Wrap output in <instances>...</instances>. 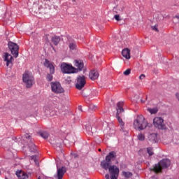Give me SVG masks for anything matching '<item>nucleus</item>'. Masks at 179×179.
<instances>
[{
	"label": "nucleus",
	"mask_w": 179,
	"mask_h": 179,
	"mask_svg": "<svg viewBox=\"0 0 179 179\" xmlns=\"http://www.w3.org/2000/svg\"><path fill=\"white\" fill-rule=\"evenodd\" d=\"M170 164H171V162L170 161V159H163L157 164H156L154 166L150 168V171H154V173L158 174V173H162V170H163V169H167V167H169Z\"/></svg>",
	"instance_id": "obj_1"
},
{
	"label": "nucleus",
	"mask_w": 179,
	"mask_h": 179,
	"mask_svg": "<svg viewBox=\"0 0 179 179\" xmlns=\"http://www.w3.org/2000/svg\"><path fill=\"white\" fill-rule=\"evenodd\" d=\"M117 157V152L111 151L106 156L105 160L101 162V167L103 170H108V166H111V162H114Z\"/></svg>",
	"instance_id": "obj_2"
},
{
	"label": "nucleus",
	"mask_w": 179,
	"mask_h": 179,
	"mask_svg": "<svg viewBox=\"0 0 179 179\" xmlns=\"http://www.w3.org/2000/svg\"><path fill=\"white\" fill-rule=\"evenodd\" d=\"M148 127V121L145 119L143 115H138L134 122V127L137 131H143Z\"/></svg>",
	"instance_id": "obj_3"
},
{
	"label": "nucleus",
	"mask_w": 179,
	"mask_h": 179,
	"mask_svg": "<svg viewBox=\"0 0 179 179\" xmlns=\"http://www.w3.org/2000/svg\"><path fill=\"white\" fill-rule=\"evenodd\" d=\"M117 113H116V118L120 124V126L121 127L120 128V131H122V132H125V129L124 128V127H125V122H124V121H122V119L121 118V117H120V114H121V113H124V102L123 101H119L117 103Z\"/></svg>",
	"instance_id": "obj_4"
},
{
	"label": "nucleus",
	"mask_w": 179,
	"mask_h": 179,
	"mask_svg": "<svg viewBox=\"0 0 179 179\" xmlns=\"http://www.w3.org/2000/svg\"><path fill=\"white\" fill-rule=\"evenodd\" d=\"M108 170L109 174L106 173L105 175L106 179H117L118 176L120 175V169L115 165H109Z\"/></svg>",
	"instance_id": "obj_5"
},
{
	"label": "nucleus",
	"mask_w": 179,
	"mask_h": 179,
	"mask_svg": "<svg viewBox=\"0 0 179 179\" xmlns=\"http://www.w3.org/2000/svg\"><path fill=\"white\" fill-rule=\"evenodd\" d=\"M22 80L25 83L26 87L30 88L34 83V76H33L31 72L25 71L22 75Z\"/></svg>",
	"instance_id": "obj_6"
},
{
	"label": "nucleus",
	"mask_w": 179,
	"mask_h": 179,
	"mask_svg": "<svg viewBox=\"0 0 179 179\" xmlns=\"http://www.w3.org/2000/svg\"><path fill=\"white\" fill-rule=\"evenodd\" d=\"M50 86L52 93H55V94H61V93L65 92L62 85H61V83L58 81L52 82Z\"/></svg>",
	"instance_id": "obj_7"
},
{
	"label": "nucleus",
	"mask_w": 179,
	"mask_h": 179,
	"mask_svg": "<svg viewBox=\"0 0 179 179\" xmlns=\"http://www.w3.org/2000/svg\"><path fill=\"white\" fill-rule=\"evenodd\" d=\"M24 138L27 139L29 151L31 153H36V152H37V146L34 144V140L31 138V136L29 134H24Z\"/></svg>",
	"instance_id": "obj_8"
},
{
	"label": "nucleus",
	"mask_w": 179,
	"mask_h": 179,
	"mask_svg": "<svg viewBox=\"0 0 179 179\" xmlns=\"http://www.w3.org/2000/svg\"><path fill=\"white\" fill-rule=\"evenodd\" d=\"M8 47L14 58H17V57H19V45L17 43L9 41L8 43Z\"/></svg>",
	"instance_id": "obj_9"
},
{
	"label": "nucleus",
	"mask_w": 179,
	"mask_h": 179,
	"mask_svg": "<svg viewBox=\"0 0 179 179\" xmlns=\"http://www.w3.org/2000/svg\"><path fill=\"white\" fill-rule=\"evenodd\" d=\"M61 71L63 73H74L75 67L72 66V65L68 63H62L61 66Z\"/></svg>",
	"instance_id": "obj_10"
},
{
	"label": "nucleus",
	"mask_w": 179,
	"mask_h": 179,
	"mask_svg": "<svg viewBox=\"0 0 179 179\" xmlns=\"http://www.w3.org/2000/svg\"><path fill=\"white\" fill-rule=\"evenodd\" d=\"M154 127L157 129H167L166 124H164V120L162 117H155L153 120Z\"/></svg>",
	"instance_id": "obj_11"
},
{
	"label": "nucleus",
	"mask_w": 179,
	"mask_h": 179,
	"mask_svg": "<svg viewBox=\"0 0 179 179\" xmlns=\"http://www.w3.org/2000/svg\"><path fill=\"white\" fill-rule=\"evenodd\" d=\"M86 85V78L85 76H79L77 78V83H76V87L78 90H82L83 87H85Z\"/></svg>",
	"instance_id": "obj_12"
},
{
	"label": "nucleus",
	"mask_w": 179,
	"mask_h": 179,
	"mask_svg": "<svg viewBox=\"0 0 179 179\" xmlns=\"http://www.w3.org/2000/svg\"><path fill=\"white\" fill-rule=\"evenodd\" d=\"M66 173V168L65 166H62L60 168L57 166V174L54 176L55 179H62L64 178V175Z\"/></svg>",
	"instance_id": "obj_13"
},
{
	"label": "nucleus",
	"mask_w": 179,
	"mask_h": 179,
	"mask_svg": "<svg viewBox=\"0 0 179 179\" xmlns=\"http://www.w3.org/2000/svg\"><path fill=\"white\" fill-rule=\"evenodd\" d=\"M3 59L6 62V66H9L10 68L13 66V62L15 61V59H13V57H12V55H10L9 53H4Z\"/></svg>",
	"instance_id": "obj_14"
},
{
	"label": "nucleus",
	"mask_w": 179,
	"mask_h": 179,
	"mask_svg": "<svg viewBox=\"0 0 179 179\" xmlns=\"http://www.w3.org/2000/svg\"><path fill=\"white\" fill-rule=\"evenodd\" d=\"M73 64L74 66L78 68L79 71H82V69H83V67L85 66L83 61L82 60H74Z\"/></svg>",
	"instance_id": "obj_15"
},
{
	"label": "nucleus",
	"mask_w": 179,
	"mask_h": 179,
	"mask_svg": "<svg viewBox=\"0 0 179 179\" xmlns=\"http://www.w3.org/2000/svg\"><path fill=\"white\" fill-rule=\"evenodd\" d=\"M89 76L92 80H96V79H98L99 78V72H97L96 70H91L90 71Z\"/></svg>",
	"instance_id": "obj_16"
},
{
	"label": "nucleus",
	"mask_w": 179,
	"mask_h": 179,
	"mask_svg": "<svg viewBox=\"0 0 179 179\" xmlns=\"http://www.w3.org/2000/svg\"><path fill=\"white\" fill-rule=\"evenodd\" d=\"M122 55L124 57V58H126V59H130L131 55H130V50L128 48L123 49L122 51Z\"/></svg>",
	"instance_id": "obj_17"
},
{
	"label": "nucleus",
	"mask_w": 179,
	"mask_h": 179,
	"mask_svg": "<svg viewBox=\"0 0 179 179\" xmlns=\"http://www.w3.org/2000/svg\"><path fill=\"white\" fill-rule=\"evenodd\" d=\"M16 176L19 179H26L28 178L27 173L24 171H20L16 172Z\"/></svg>",
	"instance_id": "obj_18"
},
{
	"label": "nucleus",
	"mask_w": 179,
	"mask_h": 179,
	"mask_svg": "<svg viewBox=\"0 0 179 179\" xmlns=\"http://www.w3.org/2000/svg\"><path fill=\"white\" fill-rule=\"evenodd\" d=\"M51 41L54 45H58V44H59V41H61V37L58 36H53L51 38Z\"/></svg>",
	"instance_id": "obj_19"
},
{
	"label": "nucleus",
	"mask_w": 179,
	"mask_h": 179,
	"mask_svg": "<svg viewBox=\"0 0 179 179\" xmlns=\"http://www.w3.org/2000/svg\"><path fill=\"white\" fill-rule=\"evenodd\" d=\"M148 138L150 142H152V143H156L157 142V136L156 134H150Z\"/></svg>",
	"instance_id": "obj_20"
},
{
	"label": "nucleus",
	"mask_w": 179,
	"mask_h": 179,
	"mask_svg": "<svg viewBox=\"0 0 179 179\" xmlns=\"http://www.w3.org/2000/svg\"><path fill=\"white\" fill-rule=\"evenodd\" d=\"M41 138H43V139H48V136H50V134L47 131H42L39 134Z\"/></svg>",
	"instance_id": "obj_21"
},
{
	"label": "nucleus",
	"mask_w": 179,
	"mask_h": 179,
	"mask_svg": "<svg viewBox=\"0 0 179 179\" xmlns=\"http://www.w3.org/2000/svg\"><path fill=\"white\" fill-rule=\"evenodd\" d=\"M69 47L70 50H76V42L75 41L70 42Z\"/></svg>",
	"instance_id": "obj_22"
},
{
	"label": "nucleus",
	"mask_w": 179,
	"mask_h": 179,
	"mask_svg": "<svg viewBox=\"0 0 179 179\" xmlns=\"http://www.w3.org/2000/svg\"><path fill=\"white\" fill-rule=\"evenodd\" d=\"M43 65L45 68H49L51 66V65H52V63L50 62V60H48V59H45V61L43 62Z\"/></svg>",
	"instance_id": "obj_23"
},
{
	"label": "nucleus",
	"mask_w": 179,
	"mask_h": 179,
	"mask_svg": "<svg viewBox=\"0 0 179 179\" xmlns=\"http://www.w3.org/2000/svg\"><path fill=\"white\" fill-rule=\"evenodd\" d=\"M122 176H124L126 178H130V177H132V173L129 171H122Z\"/></svg>",
	"instance_id": "obj_24"
},
{
	"label": "nucleus",
	"mask_w": 179,
	"mask_h": 179,
	"mask_svg": "<svg viewBox=\"0 0 179 179\" xmlns=\"http://www.w3.org/2000/svg\"><path fill=\"white\" fill-rule=\"evenodd\" d=\"M147 153L149 156H153V155H155V152H153V148L152 147L147 148Z\"/></svg>",
	"instance_id": "obj_25"
},
{
	"label": "nucleus",
	"mask_w": 179,
	"mask_h": 179,
	"mask_svg": "<svg viewBox=\"0 0 179 179\" xmlns=\"http://www.w3.org/2000/svg\"><path fill=\"white\" fill-rule=\"evenodd\" d=\"M48 69H50V73L51 75H54V73H55V66H54V64L50 65Z\"/></svg>",
	"instance_id": "obj_26"
},
{
	"label": "nucleus",
	"mask_w": 179,
	"mask_h": 179,
	"mask_svg": "<svg viewBox=\"0 0 179 179\" xmlns=\"http://www.w3.org/2000/svg\"><path fill=\"white\" fill-rule=\"evenodd\" d=\"M137 138H138V141H145V134H143L142 133H139L137 136Z\"/></svg>",
	"instance_id": "obj_27"
},
{
	"label": "nucleus",
	"mask_w": 179,
	"mask_h": 179,
	"mask_svg": "<svg viewBox=\"0 0 179 179\" xmlns=\"http://www.w3.org/2000/svg\"><path fill=\"white\" fill-rule=\"evenodd\" d=\"M53 78L54 77L52 76V74H51V73H48L46 75V79H47L48 82H51Z\"/></svg>",
	"instance_id": "obj_28"
},
{
	"label": "nucleus",
	"mask_w": 179,
	"mask_h": 179,
	"mask_svg": "<svg viewBox=\"0 0 179 179\" xmlns=\"http://www.w3.org/2000/svg\"><path fill=\"white\" fill-rule=\"evenodd\" d=\"M148 111L150 113V114H156V113H157V110L155 108H149Z\"/></svg>",
	"instance_id": "obj_29"
},
{
	"label": "nucleus",
	"mask_w": 179,
	"mask_h": 179,
	"mask_svg": "<svg viewBox=\"0 0 179 179\" xmlns=\"http://www.w3.org/2000/svg\"><path fill=\"white\" fill-rule=\"evenodd\" d=\"M123 73L125 76H128L131 73V69H127Z\"/></svg>",
	"instance_id": "obj_30"
},
{
	"label": "nucleus",
	"mask_w": 179,
	"mask_h": 179,
	"mask_svg": "<svg viewBox=\"0 0 179 179\" xmlns=\"http://www.w3.org/2000/svg\"><path fill=\"white\" fill-rule=\"evenodd\" d=\"M114 17L115 20H117V22H120V20H121V18L120 17V15H115Z\"/></svg>",
	"instance_id": "obj_31"
},
{
	"label": "nucleus",
	"mask_w": 179,
	"mask_h": 179,
	"mask_svg": "<svg viewBox=\"0 0 179 179\" xmlns=\"http://www.w3.org/2000/svg\"><path fill=\"white\" fill-rule=\"evenodd\" d=\"M91 94L92 96H97V94H99V92H97V90H94L92 92Z\"/></svg>",
	"instance_id": "obj_32"
},
{
	"label": "nucleus",
	"mask_w": 179,
	"mask_h": 179,
	"mask_svg": "<svg viewBox=\"0 0 179 179\" xmlns=\"http://www.w3.org/2000/svg\"><path fill=\"white\" fill-rule=\"evenodd\" d=\"M139 79H141V80L145 79V74H141V75L139 76Z\"/></svg>",
	"instance_id": "obj_33"
},
{
	"label": "nucleus",
	"mask_w": 179,
	"mask_h": 179,
	"mask_svg": "<svg viewBox=\"0 0 179 179\" xmlns=\"http://www.w3.org/2000/svg\"><path fill=\"white\" fill-rule=\"evenodd\" d=\"M78 109L80 111H83V110H82V106H79L78 107Z\"/></svg>",
	"instance_id": "obj_34"
},
{
	"label": "nucleus",
	"mask_w": 179,
	"mask_h": 179,
	"mask_svg": "<svg viewBox=\"0 0 179 179\" xmlns=\"http://www.w3.org/2000/svg\"><path fill=\"white\" fill-rule=\"evenodd\" d=\"M153 30H156V31H159V30L157 29V28H156V26L153 27Z\"/></svg>",
	"instance_id": "obj_35"
},
{
	"label": "nucleus",
	"mask_w": 179,
	"mask_h": 179,
	"mask_svg": "<svg viewBox=\"0 0 179 179\" xmlns=\"http://www.w3.org/2000/svg\"><path fill=\"white\" fill-rule=\"evenodd\" d=\"M151 179H157V177H156V176H152V177H151Z\"/></svg>",
	"instance_id": "obj_36"
},
{
	"label": "nucleus",
	"mask_w": 179,
	"mask_h": 179,
	"mask_svg": "<svg viewBox=\"0 0 179 179\" xmlns=\"http://www.w3.org/2000/svg\"><path fill=\"white\" fill-rule=\"evenodd\" d=\"M176 17L177 19H179V15H176Z\"/></svg>",
	"instance_id": "obj_37"
},
{
	"label": "nucleus",
	"mask_w": 179,
	"mask_h": 179,
	"mask_svg": "<svg viewBox=\"0 0 179 179\" xmlns=\"http://www.w3.org/2000/svg\"><path fill=\"white\" fill-rule=\"evenodd\" d=\"M98 150H99V152H101V149H100V148Z\"/></svg>",
	"instance_id": "obj_38"
},
{
	"label": "nucleus",
	"mask_w": 179,
	"mask_h": 179,
	"mask_svg": "<svg viewBox=\"0 0 179 179\" xmlns=\"http://www.w3.org/2000/svg\"><path fill=\"white\" fill-rule=\"evenodd\" d=\"M37 179H41V177H38Z\"/></svg>",
	"instance_id": "obj_39"
},
{
	"label": "nucleus",
	"mask_w": 179,
	"mask_h": 179,
	"mask_svg": "<svg viewBox=\"0 0 179 179\" xmlns=\"http://www.w3.org/2000/svg\"><path fill=\"white\" fill-rule=\"evenodd\" d=\"M116 164H118V162H116Z\"/></svg>",
	"instance_id": "obj_40"
},
{
	"label": "nucleus",
	"mask_w": 179,
	"mask_h": 179,
	"mask_svg": "<svg viewBox=\"0 0 179 179\" xmlns=\"http://www.w3.org/2000/svg\"><path fill=\"white\" fill-rule=\"evenodd\" d=\"M0 174H1V171H0Z\"/></svg>",
	"instance_id": "obj_41"
}]
</instances>
